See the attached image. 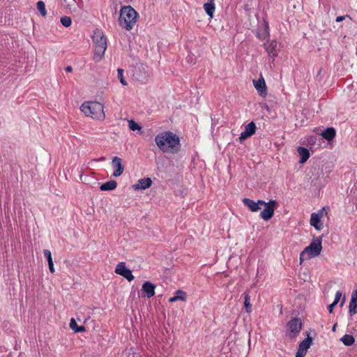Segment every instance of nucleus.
I'll return each instance as SVG.
<instances>
[{"instance_id":"nucleus-1","label":"nucleus","mask_w":357,"mask_h":357,"mask_svg":"<svg viewBox=\"0 0 357 357\" xmlns=\"http://www.w3.org/2000/svg\"><path fill=\"white\" fill-rule=\"evenodd\" d=\"M155 142L162 152L176 153L178 151L179 138L170 131L162 132L156 135Z\"/></svg>"},{"instance_id":"nucleus-2","label":"nucleus","mask_w":357,"mask_h":357,"mask_svg":"<svg viewBox=\"0 0 357 357\" xmlns=\"http://www.w3.org/2000/svg\"><path fill=\"white\" fill-rule=\"evenodd\" d=\"M139 14L130 6H122L119 17V25L127 31L132 30L136 25Z\"/></svg>"},{"instance_id":"nucleus-3","label":"nucleus","mask_w":357,"mask_h":357,"mask_svg":"<svg viewBox=\"0 0 357 357\" xmlns=\"http://www.w3.org/2000/svg\"><path fill=\"white\" fill-rule=\"evenodd\" d=\"M80 109L86 116L93 119L103 120L105 117L104 106L99 102H85L82 104Z\"/></svg>"},{"instance_id":"nucleus-4","label":"nucleus","mask_w":357,"mask_h":357,"mask_svg":"<svg viewBox=\"0 0 357 357\" xmlns=\"http://www.w3.org/2000/svg\"><path fill=\"white\" fill-rule=\"evenodd\" d=\"M92 40L95 44L93 60L99 61L103 57L107 50V39L102 30L96 29L93 31Z\"/></svg>"},{"instance_id":"nucleus-5","label":"nucleus","mask_w":357,"mask_h":357,"mask_svg":"<svg viewBox=\"0 0 357 357\" xmlns=\"http://www.w3.org/2000/svg\"><path fill=\"white\" fill-rule=\"evenodd\" d=\"M322 250V236L313 238L310 244L307 246L300 255L301 262L320 255Z\"/></svg>"},{"instance_id":"nucleus-6","label":"nucleus","mask_w":357,"mask_h":357,"mask_svg":"<svg viewBox=\"0 0 357 357\" xmlns=\"http://www.w3.org/2000/svg\"><path fill=\"white\" fill-rule=\"evenodd\" d=\"M262 206H265L264 209L260 213V217L266 221L271 219L274 215L275 208L278 203L275 200L271 199L268 202H266Z\"/></svg>"},{"instance_id":"nucleus-7","label":"nucleus","mask_w":357,"mask_h":357,"mask_svg":"<svg viewBox=\"0 0 357 357\" xmlns=\"http://www.w3.org/2000/svg\"><path fill=\"white\" fill-rule=\"evenodd\" d=\"M287 335L290 338L296 337L302 328L301 320L298 318H294L291 319L287 324Z\"/></svg>"},{"instance_id":"nucleus-8","label":"nucleus","mask_w":357,"mask_h":357,"mask_svg":"<svg viewBox=\"0 0 357 357\" xmlns=\"http://www.w3.org/2000/svg\"><path fill=\"white\" fill-rule=\"evenodd\" d=\"M325 208L318 211L317 213H312L310 215V224L317 230L320 231L323 228V223L321 218L324 215Z\"/></svg>"},{"instance_id":"nucleus-9","label":"nucleus","mask_w":357,"mask_h":357,"mask_svg":"<svg viewBox=\"0 0 357 357\" xmlns=\"http://www.w3.org/2000/svg\"><path fill=\"white\" fill-rule=\"evenodd\" d=\"M114 271L117 275L123 277L129 282H131L135 279V277L132 275V271L126 268L125 262L119 263L116 265Z\"/></svg>"},{"instance_id":"nucleus-10","label":"nucleus","mask_w":357,"mask_h":357,"mask_svg":"<svg viewBox=\"0 0 357 357\" xmlns=\"http://www.w3.org/2000/svg\"><path fill=\"white\" fill-rule=\"evenodd\" d=\"M242 202L252 212H257L261 209V206L265 204V202L263 200L259 199L257 202H255L249 198H243Z\"/></svg>"},{"instance_id":"nucleus-11","label":"nucleus","mask_w":357,"mask_h":357,"mask_svg":"<svg viewBox=\"0 0 357 357\" xmlns=\"http://www.w3.org/2000/svg\"><path fill=\"white\" fill-rule=\"evenodd\" d=\"M112 165L114 171L112 174V176L114 177L120 176L124 170V167L122 164V159L115 156L112 159Z\"/></svg>"},{"instance_id":"nucleus-12","label":"nucleus","mask_w":357,"mask_h":357,"mask_svg":"<svg viewBox=\"0 0 357 357\" xmlns=\"http://www.w3.org/2000/svg\"><path fill=\"white\" fill-rule=\"evenodd\" d=\"M253 84L258 93L261 96L265 97L267 95L266 82L261 75H260V78L258 80H253Z\"/></svg>"},{"instance_id":"nucleus-13","label":"nucleus","mask_w":357,"mask_h":357,"mask_svg":"<svg viewBox=\"0 0 357 357\" xmlns=\"http://www.w3.org/2000/svg\"><path fill=\"white\" fill-rule=\"evenodd\" d=\"M256 132V125L254 122H250L245 127L244 130L241 133L239 137L240 141H243L249 137L254 135Z\"/></svg>"},{"instance_id":"nucleus-14","label":"nucleus","mask_w":357,"mask_h":357,"mask_svg":"<svg viewBox=\"0 0 357 357\" xmlns=\"http://www.w3.org/2000/svg\"><path fill=\"white\" fill-rule=\"evenodd\" d=\"M264 48L270 56L274 58L278 56V43L275 40L267 41L264 43Z\"/></svg>"},{"instance_id":"nucleus-15","label":"nucleus","mask_w":357,"mask_h":357,"mask_svg":"<svg viewBox=\"0 0 357 357\" xmlns=\"http://www.w3.org/2000/svg\"><path fill=\"white\" fill-rule=\"evenodd\" d=\"M151 185L152 180L147 177L139 179L137 182L132 185V188L135 190H146L150 188Z\"/></svg>"},{"instance_id":"nucleus-16","label":"nucleus","mask_w":357,"mask_h":357,"mask_svg":"<svg viewBox=\"0 0 357 357\" xmlns=\"http://www.w3.org/2000/svg\"><path fill=\"white\" fill-rule=\"evenodd\" d=\"M155 285L146 281L142 284V290L145 293L146 297L150 298L155 295Z\"/></svg>"},{"instance_id":"nucleus-17","label":"nucleus","mask_w":357,"mask_h":357,"mask_svg":"<svg viewBox=\"0 0 357 357\" xmlns=\"http://www.w3.org/2000/svg\"><path fill=\"white\" fill-rule=\"evenodd\" d=\"M256 37L261 40H264L269 36V27L267 22L261 26H259L256 32Z\"/></svg>"},{"instance_id":"nucleus-18","label":"nucleus","mask_w":357,"mask_h":357,"mask_svg":"<svg viewBox=\"0 0 357 357\" xmlns=\"http://www.w3.org/2000/svg\"><path fill=\"white\" fill-rule=\"evenodd\" d=\"M349 308L350 316H353L357 313V290H354L352 292Z\"/></svg>"},{"instance_id":"nucleus-19","label":"nucleus","mask_w":357,"mask_h":357,"mask_svg":"<svg viewBox=\"0 0 357 357\" xmlns=\"http://www.w3.org/2000/svg\"><path fill=\"white\" fill-rule=\"evenodd\" d=\"M312 337L308 336L299 344L298 350L306 354L307 349L310 347L312 344Z\"/></svg>"},{"instance_id":"nucleus-20","label":"nucleus","mask_w":357,"mask_h":357,"mask_svg":"<svg viewBox=\"0 0 357 357\" xmlns=\"http://www.w3.org/2000/svg\"><path fill=\"white\" fill-rule=\"evenodd\" d=\"M297 151L301 158L299 162L301 164L305 163L310 158L309 151L305 147L299 146Z\"/></svg>"},{"instance_id":"nucleus-21","label":"nucleus","mask_w":357,"mask_h":357,"mask_svg":"<svg viewBox=\"0 0 357 357\" xmlns=\"http://www.w3.org/2000/svg\"><path fill=\"white\" fill-rule=\"evenodd\" d=\"M178 301H185L186 293L183 290L178 289L175 292V296L169 299V303H174Z\"/></svg>"},{"instance_id":"nucleus-22","label":"nucleus","mask_w":357,"mask_h":357,"mask_svg":"<svg viewBox=\"0 0 357 357\" xmlns=\"http://www.w3.org/2000/svg\"><path fill=\"white\" fill-rule=\"evenodd\" d=\"M117 187V183L115 181H109L107 182L104 183L100 187V189L102 191H108L113 190L116 189Z\"/></svg>"},{"instance_id":"nucleus-23","label":"nucleus","mask_w":357,"mask_h":357,"mask_svg":"<svg viewBox=\"0 0 357 357\" xmlns=\"http://www.w3.org/2000/svg\"><path fill=\"white\" fill-rule=\"evenodd\" d=\"M321 136L328 141L332 140L335 137V130L333 128H328L322 132Z\"/></svg>"},{"instance_id":"nucleus-24","label":"nucleus","mask_w":357,"mask_h":357,"mask_svg":"<svg viewBox=\"0 0 357 357\" xmlns=\"http://www.w3.org/2000/svg\"><path fill=\"white\" fill-rule=\"evenodd\" d=\"M70 328L74 331L75 333H80V332H84L85 331V328L84 326H79L77 324V322L75 320V319L72 318L70 319Z\"/></svg>"},{"instance_id":"nucleus-25","label":"nucleus","mask_w":357,"mask_h":357,"mask_svg":"<svg viewBox=\"0 0 357 357\" xmlns=\"http://www.w3.org/2000/svg\"><path fill=\"white\" fill-rule=\"evenodd\" d=\"M204 8L206 13L208 15H209L211 17H213V12L215 10V6L213 2L211 3H206L204 4Z\"/></svg>"},{"instance_id":"nucleus-26","label":"nucleus","mask_w":357,"mask_h":357,"mask_svg":"<svg viewBox=\"0 0 357 357\" xmlns=\"http://www.w3.org/2000/svg\"><path fill=\"white\" fill-rule=\"evenodd\" d=\"M341 341L346 346H351L354 343V337L350 335H344L342 337Z\"/></svg>"},{"instance_id":"nucleus-27","label":"nucleus","mask_w":357,"mask_h":357,"mask_svg":"<svg viewBox=\"0 0 357 357\" xmlns=\"http://www.w3.org/2000/svg\"><path fill=\"white\" fill-rule=\"evenodd\" d=\"M250 296L248 293H245V301H244V306L247 312L250 313L252 311V305L250 302Z\"/></svg>"},{"instance_id":"nucleus-28","label":"nucleus","mask_w":357,"mask_h":357,"mask_svg":"<svg viewBox=\"0 0 357 357\" xmlns=\"http://www.w3.org/2000/svg\"><path fill=\"white\" fill-rule=\"evenodd\" d=\"M37 9L43 17L46 16L47 11L45 9V3L43 1H39L37 2Z\"/></svg>"},{"instance_id":"nucleus-29","label":"nucleus","mask_w":357,"mask_h":357,"mask_svg":"<svg viewBox=\"0 0 357 357\" xmlns=\"http://www.w3.org/2000/svg\"><path fill=\"white\" fill-rule=\"evenodd\" d=\"M61 23L65 27H69L72 24V20L70 17L63 16L61 17Z\"/></svg>"},{"instance_id":"nucleus-30","label":"nucleus","mask_w":357,"mask_h":357,"mask_svg":"<svg viewBox=\"0 0 357 357\" xmlns=\"http://www.w3.org/2000/svg\"><path fill=\"white\" fill-rule=\"evenodd\" d=\"M118 78L120 81V82L124 85V86H126L128 84L126 82V81L125 80L124 77H123V73H124V70L121 68H119L118 70Z\"/></svg>"},{"instance_id":"nucleus-31","label":"nucleus","mask_w":357,"mask_h":357,"mask_svg":"<svg viewBox=\"0 0 357 357\" xmlns=\"http://www.w3.org/2000/svg\"><path fill=\"white\" fill-rule=\"evenodd\" d=\"M129 128L131 130H133V131L141 129V127L139 126V124L135 123L132 120H130L129 121Z\"/></svg>"},{"instance_id":"nucleus-32","label":"nucleus","mask_w":357,"mask_h":357,"mask_svg":"<svg viewBox=\"0 0 357 357\" xmlns=\"http://www.w3.org/2000/svg\"><path fill=\"white\" fill-rule=\"evenodd\" d=\"M135 76L136 79H137L139 82H142V83L145 84V83H146V82L148 81V78H149V75H145V76H144V77H139V76L137 75V73H135Z\"/></svg>"},{"instance_id":"nucleus-33","label":"nucleus","mask_w":357,"mask_h":357,"mask_svg":"<svg viewBox=\"0 0 357 357\" xmlns=\"http://www.w3.org/2000/svg\"><path fill=\"white\" fill-rule=\"evenodd\" d=\"M44 256L46 257L48 264L50 262H52V254L51 252L49 250H43Z\"/></svg>"},{"instance_id":"nucleus-34","label":"nucleus","mask_w":357,"mask_h":357,"mask_svg":"<svg viewBox=\"0 0 357 357\" xmlns=\"http://www.w3.org/2000/svg\"><path fill=\"white\" fill-rule=\"evenodd\" d=\"M341 297H342V293L340 291H337L335 294V300L333 301L335 303V304L338 303Z\"/></svg>"},{"instance_id":"nucleus-35","label":"nucleus","mask_w":357,"mask_h":357,"mask_svg":"<svg viewBox=\"0 0 357 357\" xmlns=\"http://www.w3.org/2000/svg\"><path fill=\"white\" fill-rule=\"evenodd\" d=\"M346 17L350 18L349 15H346L344 16H338V17H337L335 21L337 22H340L343 21Z\"/></svg>"},{"instance_id":"nucleus-36","label":"nucleus","mask_w":357,"mask_h":357,"mask_svg":"<svg viewBox=\"0 0 357 357\" xmlns=\"http://www.w3.org/2000/svg\"><path fill=\"white\" fill-rule=\"evenodd\" d=\"M337 304H335L334 302H333L331 305H329L328 306V311L330 313H332L333 312V307L336 305Z\"/></svg>"},{"instance_id":"nucleus-37","label":"nucleus","mask_w":357,"mask_h":357,"mask_svg":"<svg viewBox=\"0 0 357 357\" xmlns=\"http://www.w3.org/2000/svg\"><path fill=\"white\" fill-rule=\"evenodd\" d=\"M49 265V268H50V271L53 273H54L55 270H54V264H53V261L52 262H50L48 264Z\"/></svg>"},{"instance_id":"nucleus-38","label":"nucleus","mask_w":357,"mask_h":357,"mask_svg":"<svg viewBox=\"0 0 357 357\" xmlns=\"http://www.w3.org/2000/svg\"><path fill=\"white\" fill-rule=\"evenodd\" d=\"M305 354L301 351L297 350L296 357H305Z\"/></svg>"},{"instance_id":"nucleus-39","label":"nucleus","mask_w":357,"mask_h":357,"mask_svg":"<svg viewBox=\"0 0 357 357\" xmlns=\"http://www.w3.org/2000/svg\"><path fill=\"white\" fill-rule=\"evenodd\" d=\"M65 70L68 73H71L73 71V68L72 66H68L65 68Z\"/></svg>"},{"instance_id":"nucleus-40","label":"nucleus","mask_w":357,"mask_h":357,"mask_svg":"<svg viewBox=\"0 0 357 357\" xmlns=\"http://www.w3.org/2000/svg\"><path fill=\"white\" fill-rule=\"evenodd\" d=\"M335 326H336V324H335V325L333 326V331H335Z\"/></svg>"}]
</instances>
